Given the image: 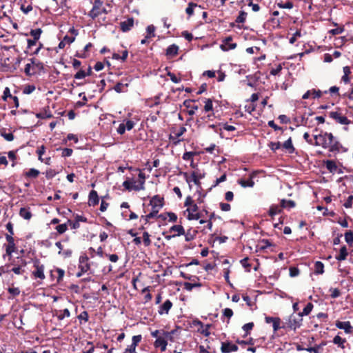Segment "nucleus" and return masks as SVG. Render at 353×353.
<instances>
[{"label": "nucleus", "mask_w": 353, "mask_h": 353, "mask_svg": "<svg viewBox=\"0 0 353 353\" xmlns=\"http://www.w3.org/2000/svg\"><path fill=\"white\" fill-rule=\"evenodd\" d=\"M315 139V145H321L323 148L327 149L331 144V141H334V136L331 132H324L314 136Z\"/></svg>", "instance_id": "f257e3e1"}, {"label": "nucleus", "mask_w": 353, "mask_h": 353, "mask_svg": "<svg viewBox=\"0 0 353 353\" xmlns=\"http://www.w3.org/2000/svg\"><path fill=\"white\" fill-rule=\"evenodd\" d=\"M303 318L301 314H291L282 328L296 330L302 325Z\"/></svg>", "instance_id": "f03ea898"}, {"label": "nucleus", "mask_w": 353, "mask_h": 353, "mask_svg": "<svg viewBox=\"0 0 353 353\" xmlns=\"http://www.w3.org/2000/svg\"><path fill=\"white\" fill-rule=\"evenodd\" d=\"M174 332H166V334L161 335L154 342L155 348H159L161 352H165L168 345V340H172Z\"/></svg>", "instance_id": "7ed1b4c3"}, {"label": "nucleus", "mask_w": 353, "mask_h": 353, "mask_svg": "<svg viewBox=\"0 0 353 353\" xmlns=\"http://www.w3.org/2000/svg\"><path fill=\"white\" fill-rule=\"evenodd\" d=\"M329 117L334 120L336 123L341 125H349L351 121L347 117L343 115L341 112V108L337 107L335 110L328 112Z\"/></svg>", "instance_id": "20e7f679"}, {"label": "nucleus", "mask_w": 353, "mask_h": 353, "mask_svg": "<svg viewBox=\"0 0 353 353\" xmlns=\"http://www.w3.org/2000/svg\"><path fill=\"white\" fill-rule=\"evenodd\" d=\"M33 265L35 270L32 272V276L35 279H40L41 280L45 279L46 276L44 274V265L42 264L38 259H34L33 260Z\"/></svg>", "instance_id": "39448f33"}, {"label": "nucleus", "mask_w": 353, "mask_h": 353, "mask_svg": "<svg viewBox=\"0 0 353 353\" xmlns=\"http://www.w3.org/2000/svg\"><path fill=\"white\" fill-rule=\"evenodd\" d=\"M103 1L101 0H95L93 3L92 10L89 12L88 16L92 19H96L102 13Z\"/></svg>", "instance_id": "423d86ee"}, {"label": "nucleus", "mask_w": 353, "mask_h": 353, "mask_svg": "<svg viewBox=\"0 0 353 353\" xmlns=\"http://www.w3.org/2000/svg\"><path fill=\"white\" fill-rule=\"evenodd\" d=\"M198 206L196 204L193 203L186 211L188 212V219L189 220H198L201 218V213H194L198 210Z\"/></svg>", "instance_id": "0eeeda50"}, {"label": "nucleus", "mask_w": 353, "mask_h": 353, "mask_svg": "<svg viewBox=\"0 0 353 353\" xmlns=\"http://www.w3.org/2000/svg\"><path fill=\"white\" fill-rule=\"evenodd\" d=\"M239 347L236 344L232 343L231 341H227L221 342V352L222 353H230L232 352H236Z\"/></svg>", "instance_id": "6e6552de"}, {"label": "nucleus", "mask_w": 353, "mask_h": 353, "mask_svg": "<svg viewBox=\"0 0 353 353\" xmlns=\"http://www.w3.org/2000/svg\"><path fill=\"white\" fill-rule=\"evenodd\" d=\"M183 175L185 177L186 182L190 184L191 182H193L196 186H197V192L201 195V190H202L201 188V183L200 180L196 176L195 174H191L190 176H188L187 172H184Z\"/></svg>", "instance_id": "1a4fd4ad"}, {"label": "nucleus", "mask_w": 353, "mask_h": 353, "mask_svg": "<svg viewBox=\"0 0 353 353\" xmlns=\"http://www.w3.org/2000/svg\"><path fill=\"white\" fill-rule=\"evenodd\" d=\"M236 43H232V38L228 37L223 40V43L220 46V48L223 51H228L236 48Z\"/></svg>", "instance_id": "9d476101"}, {"label": "nucleus", "mask_w": 353, "mask_h": 353, "mask_svg": "<svg viewBox=\"0 0 353 353\" xmlns=\"http://www.w3.org/2000/svg\"><path fill=\"white\" fill-rule=\"evenodd\" d=\"M335 325L337 328L344 330L345 332L347 334L352 332L353 327L351 325L350 321H336Z\"/></svg>", "instance_id": "9b49d317"}, {"label": "nucleus", "mask_w": 353, "mask_h": 353, "mask_svg": "<svg viewBox=\"0 0 353 353\" xmlns=\"http://www.w3.org/2000/svg\"><path fill=\"white\" fill-rule=\"evenodd\" d=\"M185 131L186 128L185 127H181L179 130L175 132L174 135H170L169 139L172 141L173 144L177 145L181 141L179 138L182 136Z\"/></svg>", "instance_id": "f8f14e48"}, {"label": "nucleus", "mask_w": 353, "mask_h": 353, "mask_svg": "<svg viewBox=\"0 0 353 353\" xmlns=\"http://www.w3.org/2000/svg\"><path fill=\"white\" fill-rule=\"evenodd\" d=\"M194 100L187 99L183 101V105L188 108V113L189 115L192 116L195 114V111L198 110L199 107L196 105H192V102H194Z\"/></svg>", "instance_id": "ddd939ff"}, {"label": "nucleus", "mask_w": 353, "mask_h": 353, "mask_svg": "<svg viewBox=\"0 0 353 353\" xmlns=\"http://www.w3.org/2000/svg\"><path fill=\"white\" fill-rule=\"evenodd\" d=\"M134 25V19L132 17L128 18L127 20L124 21H121L120 23V27L122 32H128L129 31Z\"/></svg>", "instance_id": "4468645a"}, {"label": "nucleus", "mask_w": 353, "mask_h": 353, "mask_svg": "<svg viewBox=\"0 0 353 353\" xmlns=\"http://www.w3.org/2000/svg\"><path fill=\"white\" fill-rule=\"evenodd\" d=\"M99 199L97 191L91 190L88 196L89 205L95 206L99 204Z\"/></svg>", "instance_id": "2eb2a0df"}, {"label": "nucleus", "mask_w": 353, "mask_h": 353, "mask_svg": "<svg viewBox=\"0 0 353 353\" xmlns=\"http://www.w3.org/2000/svg\"><path fill=\"white\" fill-rule=\"evenodd\" d=\"M172 307V303L167 299L160 307L158 310L159 314H168L170 310Z\"/></svg>", "instance_id": "dca6fc26"}, {"label": "nucleus", "mask_w": 353, "mask_h": 353, "mask_svg": "<svg viewBox=\"0 0 353 353\" xmlns=\"http://www.w3.org/2000/svg\"><path fill=\"white\" fill-rule=\"evenodd\" d=\"M329 151L331 152H339L343 148L342 144L334 137V141H331L329 145Z\"/></svg>", "instance_id": "f3484780"}, {"label": "nucleus", "mask_w": 353, "mask_h": 353, "mask_svg": "<svg viewBox=\"0 0 353 353\" xmlns=\"http://www.w3.org/2000/svg\"><path fill=\"white\" fill-rule=\"evenodd\" d=\"M322 92L321 90L312 89L310 90H307L302 97L303 99H308L310 96H312L314 99L320 98L321 97Z\"/></svg>", "instance_id": "a211bd4d"}, {"label": "nucleus", "mask_w": 353, "mask_h": 353, "mask_svg": "<svg viewBox=\"0 0 353 353\" xmlns=\"http://www.w3.org/2000/svg\"><path fill=\"white\" fill-rule=\"evenodd\" d=\"M151 206H157L162 208L163 206V198L159 195H154L150 201Z\"/></svg>", "instance_id": "6ab92c4d"}, {"label": "nucleus", "mask_w": 353, "mask_h": 353, "mask_svg": "<svg viewBox=\"0 0 353 353\" xmlns=\"http://www.w3.org/2000/svg\"><path fill=\"white\" fill-rule=\"evenodd\" d=\"M179 47L175 44L169 46L166 49L165 54L170 57H174L178 54Z\"/></svg>", "instance_id": "aec40b11"}, {"label": "nucleus", "mask_w": 353, "mask_h": 353, "mask_svg": "<svg viewBox=\"0 0 353 353\" xmlns=\"http://www.w3.org/2000/svg\"><path fill=\"white\" fill-rule=\"evenodd\" d=\"M324 164L327 170L332 174H334L337 171V165L336 162L333 160H326L324 161Z\"/></svg>", "instance_id": "412c9836"}, {"label": "nucleus", "mask_w": 353, "mask_h": 353, "mask_svg": "<svg viewBox=\"0 0 353 353\" xmlns=\"http://www.w3.org/2000/svg\"><path fill=\"white\" fill-rule=\"evenodd\" d=\"M196 8L202 9L203 8L196 3L190 2L188 3V7L185 9V12L189 17H191L194 14V10Z\"/></svg>", "instance_id": "4be33fe9"}, {"label": "nucleus", "mask_w": 353, "mask_h": 353, "mask_svg": "<svg viewBox=\"0 0 353 353\" xmlns=\"http://www.w3.org/2000/svg\"><path fill=\"white\" fill-rule=\"evenodd\" d=\"M128 87V83L124 82L123 81L121 82H118L114 87V90L117 93L125 92L127 91V88Z\"/></svg>", "instance_id": "5701e85b"}, {"label": "nucleus", "mask_w": 353, "mask_h": 353, "mask_svg": "<svg viewBox=\"0 0 353 353\" xmlns=\"http://www.w3.org/2000/svg\"><path fill=\"white\" fill-rule=\"evenodd\" d=\"M19 215L21 217L23 218L26 220H30L32 216V212L29 207L21 208L19 210Z\"/></svg>", "instance_id": "b1692460"}, {"label": "nucleus", "mask_w": 353, "mask_h": 353, "mask_svg": "<svg viewBox=\"0 0 353 353\" xmlns=\"http://www.w3.org/2000/svg\"><path fill=\"white\" fill-rule=\"evenodd\" d=\"M348 255V252L345 245H343L341 248L339 254L335 256V259L339 261H344L346 259Z\"/></svg>", "instance_id": "393cba45"}, {"label": "nucleus", "mask_w": 353, "mask_h": 353, "mask_svg": "<svg viewBox=\"0 0 353 353\" xmlns=\"http://www.w3.org/2000/svg\"><path fill=\"white\" fill-rule=\"evenodd\" d=\"M170 232H176V234H174L176 236H179L181 235L185 234V230L181 225H174L172 226L170 230Z\"/></svg>", "instance_id": "a878e982"}, {"label": "nucleus", "mask_w": 353, "mask_h": 353, "mask_svg": "<svg viewBox=\"0 0 353 353\" xmlns=\"http://www.w3.org/2000/svg\"><path fill=\"white\" fill-rule=\"evenodd\" d=\"M344 74L341 77V81H343L345 84H347L350 81V79L349 77L351 74V69L349 66H345L343 68Z\"/></svg>", "instance_id": "bb28decb"}, {"label": "nucleus", "mask_w": 353, "mask_h": 353, "mask_svg": "<svg viewBox=\"0 0 353 353\" xmlns=\"http://www.w3.org/2000/svg\"><path fill=\"white\" fill-rule=\"evenodd\" d=\"M36 117L39 119H50L52 117V114L50 111L49 108L45 109L44 110L37 113Z\"/></svg>", "instance_id": "cd10ccee"}, {"label": "nucleus", "mask_w": 353, "mask_h": 353, "mask_svg": "<svg viewBox=\"0 0 353 353\" xmlns=\"http://www.w3.org/2000/svg\"><path fill=\"white\" fill-rule=\"evenodd\" d=\"M238 183L241 185V186H242L243 188H252L254 185V182L252 181V176H251L249 180H245L242 179H239Z\"/></svg>", "instance_id": "c85d7f7f"}, {"label": "nucleus", "mask_w": 353, "mask_h": 353, "mask_svg": "<svg viewBox=\"0 0 353 353\" xmlns=\"http://www.w3.org/2000/svg\"><path fill=\"white\" fill-rule=\"evenodd\" d=\"M295 205H296V203L292 200L282 199L281 201V207L282 208L290 209V208L295 207Z\"/></svg>", "instance_id": "c756f323"}, {"label": "nucleus", "mask_w": 353, "mask_h": 353, "mask_svg": "<svg viewBox=\"0 0 353 353\" xmlns=\"http://www.w3.org/2000/svg\"><path fill=\"white\" fill-rule=\"evenodd\" d=\"M332 342L334 344L337 345L339 347L344 349V344L346 343V339H342L340 336L336 335L334 337Z\"/></svg>", "instance_id": "7c9ffc66"}, {"label": "nucleus", "mask_w": 353, "mask_h": 353, "mask_svg": "<svg viewBox=\"0 0 353 353\" xmlns=\"http://www.w3.org/2000/svg\"><path fill=\"white\" fill-rule=\"evenodd\" d=\"M90 268V263L86 264H79V269H80V271L77 273V277H81L83 274L87 272Z\"/></svg>", "instance_id": "2f4dec72"}, {"label": "nucleus", "mask_w": 353, "mask_h": 353, "mask_svg": "<svg viewBox=\"0 0 353 353\" xmlns=\"http://www.w3.org/2000/svg\"><path fill=\"white\" fill-rule=\"evenodd\" d=\"M283 147L287 150L289 153L292 154L294 152V148L292 145V139L291 137H290L288 140H286L283 144Z\"/></svg>", "instance_id": "473e14b6"}, {"label": "nucleus", "mask_w": 353, "mask_h": 353, "mask_svg": "<svg viewBox=\"0 0 353 353\" xmlns=\"http://www.w3.org/2000/svg\"><path fill=\"white\" fill-rule=\"evenodd\" d=\"M40 174V172L35 168H30L28 172H26L24 175L28 178H37Z\"/></svg>", "instance_id": "72a5a7b5"}, {"label": "nucleus", "mask_w": 353, "mask_h": 353, "mask_svg": "<svg viewBox=\"0 0 353 353\" xmlns=\"http://www.w3.org/2000/svg\"><path fill=\"white\" fill-rule=\"evenodd\" d=\"M282 208L277 205H272L270 206L268 214L270 216H273L281 212Z\"/></svg>", "instance_id": "f704fd0d"}, {"label": "nucleus", "mask_w": 353, "mask_h": 353, "mask_svg": "<svg viewBox=\"0 0 353 353\" xmlns=\"http://www.w3.org/2000/svg\"><path fill=\"white\" fill-rule=\"evenodd\" d=\"M324 272V264L321 261H316L314 263V273L322 274Z\"/></svg>", "instance_id": "c9c22d12"}, {"label": "nucleus", "mask_w": 353, "mask_h": 353, "mask_svg": "<svg viewBox=\"0 0 353 353\" xmlns=\"http://www.w3.org/2000/svg\"><path fill=\"white\" fill-rule=\"evenodd\" d=\"M196 233H197V231L195 230H192L191 229L188 230V231L186 232H185V234H184L185 241H190L193 240L195 238Z\"/></svg>", "instance_id": "e433bc0d"}, {"label": "nucleus", "mask_w": 353, "mask_h": 353, "mask_svg": "<svg viewBox=\"0 0 353 353\" xmlns=\"http://www.w3.org/2000/svg\"><path fill=\"white\" fill-rule=\"evenodd\" d=\"M28 264V262L23 259L22 257H17V260H14L12 262L11 265H18L23 269V267H26Z\"/></svg>", "instance_id": "4c0bfd02"}, {"label": "nucleus", "mask_w": 353, "mask_h": 353, "mask_svg": "<svg viewBox=\"0 0 353 353\" xmlns=\"http://www.w3.org/2000/svg\"><path fill=\"white\" fill-rule=\"evenodd\" d=\"M254 325L253 322L245 323L243 325L242 329L245 332V334L243 335V337H246L250 332L253 329Z\"/></svg>", "instance_id": "58836bf2"}, {"label": "nucleus", "mask_w": 353, "mask_h": 353, "mask_svg": "<svg viewBox=\"0 0 353 353\" xmlns=\"http://www.w3.org/2000/svg\"><path fill=\"white\" fill-rule=\"evenodd\" d=\"M345 240L349 246H352L353 244V232L348 230L345 233Z\"/></svg>", "instance_id": "ea45409f"}, {"label": "nucleus", "mask_w": 353, "mask_h": 353, "mask_svg": "<svg viewBox=\"0 0 353 353\" xmlns=\"http://www.w3.org/2000/svg\"><path fill=\"white\" fill-rule=\"evenodd\" d=\"M24 72L27 76H32L36 73L34 67H32V63H27L25 66Z\"/></svg>", "instance_id": "a19ab883"}, {"label": "nucleus", "mask_w": 353, "mask_h": 353, "mask_svg": "<svg viewBox=\"0 0 353 353\" xmlns=\"http://www.w3.org/2000/svg\"><path fill=\"white\" fill-rule=\"evenodd\" d=\"M55 272L57 274L56 279H57V283H59L62 280L65 274V271L63 269H61L59 268H57L54 269Z\"/></svg>", "instance_id": "79ce46f5"}, {"label": "nucleus", "mask_w": 353, "mask_h": 353, "mask_svg": "<svg viewBox=\"0 0 353 353\" xmlns=\"http://www.w3.org/2000/svg\"><path fill=\"white\" fill-rule=\"evenodd\" d=\"M247 12H245L243 10H241L239 12V16L236 17L235 22L238 23H243L245 21L246 17H247Z\"/></svg>", "instance_id": "37998d69"}, {"label": "nucleus", "mask_w": 353, "mask_h": 353, "mask_svg": "<svg viewBox=\"0 0 353 353\" xmlns=\"http://www.w3.org/2000/svg\"><path fill=\"white\" fill-rule=\"evenodd\" d=\"M41 33H42V30L41 28H37V29L31 30L30 32V35L33 37V39L38 41L41 37Z\"/></svg>", "instance_id": "c03bdc74"}, {"label": "nucleus", "mask_w": 353, "mask_h": 353, "mask_svg": "<svg viewBox=\"0 0 353 353\" xmlns=\"http://www.w3.org/2000/svg\"><path fill=\"white\" fill-rule=\"evenodd\" d=\"M314 305L312 303H307V304L305 305V307L303 308V310L302 312H299L298 314H301V317L303 318V316L304 315H308L311 311L312 310Z\"/></svg>", "instance_id": "a18cd8bd"}, {"label": "nucleus", "mask_w": 353, "mask_h": 353, "mask_svg": "<svg viewBox=\"0 0 353 353\" xmlns=\"http://www.w3.org/2000/svg\"><path fill=\"white\" fill-rule=\"evenodd\" d=\"M204 102H205L204 111L206 112H210V111H213V104H212V99H205Z\"/></svg>", "instance_id": "49530a36"}, {"label": "nucleus", "mask_w": 353, "mask_h": 353, "mask_svg": "<svg viewBox=\"0 0 353 353\" xmlns=\"http://www.w3.org/2000/svg\"><path fill=\"white\" fill-rule=\"evenodd\" d=\"M146 39L152 38L155 37V27L153 25H150L146 28Z\"/></svg>", "instance_id": "de8ad7c7"}, {"label": "nucleus", "mask_w": 353, "mask_h": 353, "mask_svg": "<svg viewBox=\"0 0 353 353\" xmlns=\"http://www.w3.org/2000/svg\"><path fill=\"white\" fill-rule=\"evenodd\" d=\"M70 312L68 309L65 308L63 310L59 311V314H57V319L60 321L63 320L65 317H69Z\"/></svg>", "instance_id": "09e8293b"}, {"label": "nucleus", "mask_w": 353, "mask_h": 353, "mask_svg": "<svg viewBox=\"0 0 353 353\" xmlns=\"http://www.w3.org/2000/svg\"><path fill=\"white\" fill-rule=\"evenodd\" d=\"M77 319L80 321V324H82V321H84V323H86L88 321L89 319V315L87 311H83L79 315H78Z\"/></svg>", "instance_id": "8fccbe9b"}, {"label": "nucleus", "mask_w": 353, "mask_h": 353, "mask_svg": "<svg viewBox=\"0 0 353 353\" xmlns=\"http://www.w3.org/2000/svg\"><path fill=\"white\" fill-rule=\"evenodd\" d=\"M324 345H325L324 343H322V344H320V345H316L314 347H307V348H305V350L309 352L310 353H321L320 352V349Z\"/></svg>", "instance_id": "3c124183"}, {"label": "nucleus", "mask_w": 353, "mask_h": 353, "mask_svg": "<svg viewBox=\"0 0 353 353\" xmlns=\"http://www.w3.org/2000/svg\"><path fill=\"white\" fill-rule=\"evenodd\" d=\"M277 6L280 8L292 9L294 6V4L292 1H288L285 3L279 2L277 3Z\"/></svg>", "instance_id": "603ef678"}, {"label": "nucleus", "mask_w": 353, "mask_h": 353, "mask_svg": "<svg viewBox=\"0 0 353 353\" xmlns=\"http://www.w3.org/2000/svg\"><path fill=\"white\" fill-rule=\"evenodd\" d=\"M55 229L59 234H63L68 230V223L58 225Z\"/></svg>", "instance_id": "864d4df0"}, {"label": "nucleus", "mask_w": 353, "mask_h": 353, "mask_svg": "<svg viewBox=\"0 0 353 353\" xmlns=\"http://www.w3.org/2000/svg\"><path fill=\"white\" fill-rule=\"evenodd\" d=\"M143 243L146 247H148L151 244V241L150 239V234L148 232H144L143 233Z\"/></svg>", "instance_id": "5fc2aeb1"}, {"label": "nucleus", "mask_w": 353, "mask_h": 353, "mask_svg": "<svg viewBox=\"0 0 353 353\" xmlns=\"http://www.w3.org/2000/svg\"><path fill=\"white\" fill-rule=\"evenodd\" d=\"M226 179H227V175H226L225 173H224L219 178L216 179V180L215 181L214 183L210 188V190L212 188H215L216 186H217L220 183H222V182H224L225 181H226Z\"/></svg>", "instance_id": "6e6d98bb"}, {"label": "nucleus", "mask_w": 353, "mask_h": 353, "mask_svg": "<svg viewBox=\"0 0 353 353\" xmlns=\"http://www.w3.org/2000/svg\"><path fill=\"white\" fill-rule=\"evenodd\" d=\"M8 292L12 296V297H15L20 294V290L19 288L12 287L8 289Z\"/></svg>", "instance_id": "4d7b16f0"}, {"label": "nucleus", "mask_w": 353, "mask_h": 353, "mask_svg": "<svg viewBox=\"0 0 353 353\" xmlns=\"http://www.w3.org/2000/svg\"><path fill=\"white\" fill-rule=\"evenodd\" d=\"M290 276L291 277L297 276L300 274V270L298 268L290 267L289 269Z\"/></svg>", "instance_id": "13d9d810"}, {"label": "nucleus", "mask_w": 353, "mask_h": 353, "mask_svg": "<svg viewBox=\"0 0 353 353\" xmlns=\"http://www.w3.org/2000/svg\"><path fill=\"white\" fill-rule=\"evenodd\" d=\"M166 334V331L164 330H156L151 332V335L152 337L157 339V337H160L161 335Z\"/></svg>", "instance_id": "bf43d9fd"}, {"label": "nucleus", "mask_w": 353, "mask_h": 353, "mask_svg": "<svg viewBox=\"0 0 353 353\" xmlns=\"http://www.w3.org/2000/svg\"><path fill=\"white\" fill-rule=\"evenodd\" d=\"M12 97L13 96L10 94V90L9 88L6 87L4 89V91H3V94L2 96V99L4 101H6L8 98L12 99Z\"/></svg>", "instance_id": "052dcab7"}, {"label": "nucleus", "mask_w": 353, "mask_h": 353, "mask_svg": "<svg viewBox=\"0 0 353 353\" xmlns=\"http://www.w3.org/2000/svg\"><path fill=\"white\" fill-rule=\"evenodd\" d=\"M34 90L35 86L34 85H28L24 88L23 92L26 94H30Z\"/></svg>", "instance_id": "680f3d73"}, {"label": "nucleus", "mask_w": 353, "mask_h": 353, "mask_svg": "<svg viewBox=\"0 0 353 353\" xmlns=\"http://www.w3.org/2000/svg\"><path fill=\"white\" fill-rule=\"evenodd\" d=\"M15 244H8L6 249V254L11 256L12 252L15 251Z\"/></svg>", "instance_id": "e2e57ef3"}, {"label": "nucleus", "mask_w": 353, "mask_h": 353, "mask_svg": "<svg viewBox=\"0 0 353 353\" xmlns=\"http://www.w3.org/2000/svg\"><path fill=\"white\" fill-rule=\"evenodd\" d=\"M331 292L330 296L333 299H336L341 295V292L338 288H330Z\"/></svg>", "instance_id": "0e129e2a"}, {"label": "nucleus", "mask_w": 353, "mask_h": 353, "mask_svg": "<svg viewBox=\"0 0 353 353\" xmlns=\"http://www.w3.org/2000/svg\"><path fill=\"white\" fill-rule=\"evenodd\" d=\"M10 271L18 275L23 274L25 272V270L21 268V267H19L18 265H14Z\"/></svg>", "instance_id": "69168bd1"}, {"label": "nucleus", "mask_w": 353, "mask_h": 353, "mask_svg": "<svg viewBox=\"0 0 353 353\" xmlns=\"http://www.w3.org/2000/svg\"><path fill=\"white\" fill-rule=\"evenodd\" d=\"M280 324H281V319L278 317L276 319V321H274L272 323V327H273L274 332H276L277 330H279L280 328L282 327V326H281Z\"/></svg>", "instance_id": "338daca9"}, {"label": "nucleus", "mask_w": 353, "mask_h": 353, "mask_svg": "<svg viewBox=\"0 0 353 353\" xmlns=\"http://www.w3.org/2000/svg\"><path fill=\"white\" fill-rule=\"evenodd\" d=\"M86 76L85 71L83 70H79L74 76L76 79H81L85 78Z\"/></svg>", "instance_id": "774afa93"}]
</instances>
